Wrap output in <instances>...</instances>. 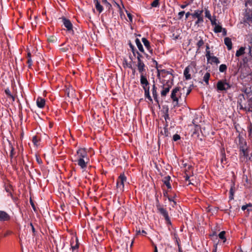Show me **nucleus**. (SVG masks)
<instances>
[{
    "label": "nucleus",
    "instance_id": "f257e3e1",
    "mask_svg": "<svg viewBox=\"0 0 252 252\" xmlns=\"http://www.w3.org/2000/svg\"><path fill=\"white\" fill-rule=\"evenodd\" d=\"M140 84L144 90V95L151 102H153V99L150 94L149 83L145 75L140 76Z\"/></svg>",
    "mask_w": 252,
    "mask_h": 252
},
{
    "label": "nucleus",
    "instance_id": "f03ea898",
    "mask_svg": "<svg viewBox=\"0 0 252 252\" xmlns=\"http://www.w3.org/2000/svg\"><path fill=\"white\" fill-rule=\"evenodd\" d=\"M232 87V85L227 82L225 79L220 80L216 85V89L218 92H226Z\"/></svg>",
    "mask_w": 252,
    "mask_h": 252
},
{
    "label": "nucleus",
    "instance_id": "7ed1b4c3",
    "mask_svg": "<svg viewBox=\"0 0 252 252\" xmlns=\"http://www.w3.org/2000/svg\"><path fill=\"white\" fill-rule=\"evenodd\" d=\"M173 85V77H169L168 80L165 83L163 82L162 86V90L161 91L160 94L161 97H165L169 93L170 89Z\"/></svg>",
    "mask_w": 252,
    "mask_h": 252
},
{
    "label": "nucleus",
    "instance_id": "20e7f679",
    "mask_svg": "<svg viewBox=\"0 0 252 252\" xmlns=\"http://www.w3.org/2000/svg\"><path fill=\"white\" fill-rule=\"evenodd\" d=\"M180 89V87H176L171 91L170 98L172 100L173 104L175 106L178 105L179 98L181 97Z\"/></svg>",
    "mask_w": 252,
    "mask_h": 252
},
{
    "label": "nucleus",
    "instance_id": "39448f33",
    "mask_svg": "<svg viewBox=\"0 0 252 252\" xmlns=\"http://www.w3.org/2000/svg\"><path fill=\"white\" fill-rule=\"evenodd\" d=\"M203 12V9H197L195 10L193 13H192L191 17L192 19H197V20L195 22V25L199 26L200 24L204 22Z\"/></svg>",
    "mask_w": 252,
    "mask_h": 252
},
{
    "label": "nucleus",
    "instance_id": "423d86ee",
    "mask_svg": "<svg viewBox=\"0 0 252 252\" xmlns=\"http://www.w3.org/2000/svg\"><path fill=\"white\" fill-rule=\"evenodd\" d=\"M156 206L158 212L164 217L167 225H171L172 223L166 209L162 207L159 203L157 204Z\"/></svg>",
    "mask_w": 252,
    "mask_h": 252
},
{
    "label": "nucleus",
    "instance_id": "0eeeda50",
    "mask_svg": "<svg viewBox=\"0 0 252 252\" xmlns=\"http://www.w3.org/2000/svg\"><path fill=\"white\" fill-rule=\"evenodd\" d=\"M243 23L248 24L249 26L252 24V7H248L245 11L244 17L243 18Z\"/></svg>",
    "mask_w": 252,
    "mask_h": 252
},
{
    "label": "nucleus",
    "instance_id": "6e6552de",
    "mask_svg": "<svg viewBox=\"0 0 252 252\" xmlns=\"http://www.w3.org/2000/svg\"><path fill=\"white\" fill-rule=\"evenodd\" d=\"M60 19L61 20L64 27L66 28V31L71 34H74V32L73 30V25L71 21L65 17H62Z\"/></svg>",
    "mask_w": 252,
    "mask_h": 252
},
{
    "label": "nucleus",
    "instance_id": "1a4fd4ad",
    "mask_svg": "<svg viewBox=\"0 0 252 252\" xmlns=\"http://www.w3.org/2000/svg\"><path fill=\"white\" fill-rule=\"evenodd\" d=\"M126 181V178L124 174H121L117 182V188L120 191H123L124 183Z\"/></svg>",
    "mask_w": 252,
    "mask_h": 252
},
{
    "label": "nucleus",
    "instance_id": "9d476101",
    "mask_svg": "<svg viewBox=\"0 0 252 252\" xmlns=\"http://www.w3.org/2000/svg\"><path fill=\"white\" fill-rule=\"evenodd\" d=\"M87 156L88 154L86 150L83 148H80L77 150L75 157L77 158L86 159V160H88Z\"/></svg>",
    "mask_w": 252,
    "mask_h": 252
},
{
    "label": "nucleus",
    "instance_id": "9b49d317",
    "mask_svg": "<svg viewBox=\"0 0 252 252\" xmlns=\"http://www.w3.org/2000/svg\"><path fill=\"white\" fill-rule=\"evenodd\" d=\"M238 146L239 150L243 149V148L245 149V148H248V146L247 145V143L246 140L242 136H241L239 134L238 137Z\"/></svg>",
    "mask_w": 252,
    "mask_h": 252
},
{
    "label": "nucleus",
    "instance_id": "f8f14e48",
    "mask_svg": "<svg viewBox=\"0 0 252 252\" xmlns=\"http://www.w3.org/2000/svg\"><path fill=\"white\" fill-rule=\"evenodd\" d=\"M10 216L5 211L0 210V222L9 220Z\"/></svg>",
    "mask_w": 252,
    "mask_h": 252
},
{
    "label": "nucleus",
    "instance_id": "ddd939ff",
    "mask_svg": "<svg viewBox=\"0 0 252 252\" xmlns=\"http://www.w3.org/2000/svg\"><path fill=\"white\" fill-rule=\"evenodd\" d=\"M142 41L144 44V45L147 49V50L149 52V53L151 54H153V50L152 47L150 45V42L147 40L145 37H143L142 38Z\"/></svg>",
    "mask_w": 252,
    "mask_h": 252
},
{
    "label": "nucleus",
    "instance_id": "4468645a",
    "mask_svg": "<svg viewBox=\"0 0 252 252\" xmlns=\"http://www.w3.org/2000/svg\"><path fill=\"white\" fill-rule=\"evenodd\" d=\"M74 161L77 162L78 165L82 169H85L87 167L88 160H86V159L77 158Z\"/></svg>",
    "mask_w": 252,
    "mask_h": 252
},
{
    "label": "nucleus",
    "instance_id": "2eb2a0df",
    "mask_svg": "<svg viewBox=\"0 0 252 252\" xmlns=\"http://www.w3.org/2000/svg\"><path fill=\"white\" fill-rule=\"evenodd\" d=\"M137 67L140 76L145 75L146 74V65L145 63L137 64Z\"/></svg>",
    "mask_w": 252,
    "mask_h": 252
},
{
    "label": "nucleus",
    "instance_id": "dca6fc26",
    "mask_svg": "<svg viewBox=\"0 0 252 252\" xmlns=\"http://www.w3.org/2000/svg\"><path fill=\"white\" fill-rule=\"evenodd\" d=\"M240 159H242L244 158V159L246 158L247 159L249 156V147L247 148L240 149Z\"/></svg>",
    "mask_w": 252,
    "mask_h": 252
},
{
    "label": "nucleus",
    "instance_id": "f3484780",
    "mask_svg": "<svg viewBox=\"0 0 252 252\" xmlns=\"http://www.w3.org/2000/svg\"><path fill=\"white\" fill-rule=\"evenodd\" d=\"M36 105L39 108H43L45 104V100L44 98L38 97L36 99Z\"/></svg>",
    "mask_w": 252,
    "mask_h": 252
},
{
    "label": "nucleus",
    "instance_id": "a211bd4d",
    "mask_svg": "<svg viewBox=\"0 0 252 252\" xmlns=\"http://www.w3.org/2000/svg\"><path fill=\"white\" fill-rule=\"evenodd\" d=\"M94 3L97 11H98L99 13H101L103 10V7L100 4V2L98 0H94Z\"/></svg>",
    "mask_w": 252,
    "mask_h": 252
},
{
    "label": "nucleus",
    "instance_id": "6ab92c4d",
    "mask_svg": "<svg viewBox=\"0 0 252 252\" xmlns=\"http://www.w3.org/2000/svg\"><path fill=\"white\" fill-rule=\"evenodd\" d=\"M190 67L189 66H187L184 70V75L186 80H189L191 79V75L189 74Z\"/></svg>",
    "mask_w": 252,
    "mask_h": 252
},
{
    "label": "nucleus",
    "instance_id": "aec40b11",
    "mask_svg": "<svg viewBox=\"0 0 252 252\" xmlns=\"http://www.w3.org/2000/svg\"><path fill=\"white\" fill-rule=\"evenodd\" d=\"M224 42L225 45L227 46L228 50H231L232 47L231 39L229 37H225L224 39Z\"/></svg>",
    "mask_w": 252,
    "mask_h": 252
},
{
    "label": "nucleus",
    "instance_id": "412c9836",
    "mask_svg": "<svg viewBox=\"0 0 252 252\" xmlns=\"http://www.w3.org/2000/svg\"><path fill=\"white\" fill-rule=\"evenodd\" d=\"M152 94L155 100L158 102V93H157V88L155 84H153L152 86Z\"/></svg>",
    "mask_w": 252,
    "mask_h": 252
},
{
    "label": "nucleus",
    "instance_id": "4be33fe9",
    "mask_svg": "<svg viewBox=\"0 0 252 252\" xmlns=\"http://www.w3.org/2000/svg\"><path fill=\"white\" fill-rule=\"evenodd\" d=\"M247 49L246 47H241L238 50H237L235 56L237 57H239L245 53V50Z\"/></svg>",
    "mask_w": 252,
    "mask_h": 252
},
{
    "label": "nucleus",
    "instance_id": "5701e85b",
    "mask_svg": "<svg viewBox=\"0 0 252 252\" xmlns=\"http://www.w3.org/2000/svg\"><path fill=\"white\" fill-rule=\"evenodd\" d=\"M171 177L169 176H167L164 177L163 179V182L164 184L166 185L167 188L169 189H171V186L170 183V180Z\"/></svg>",
    "mask_w": 252,
    "mask_h": 252
},
{
    "label": "nucleus",
    "instance_id": "b1692460",
    "mask_svg": "<svg viewBox=\"0 0 252 252\" xmlns=\"http://www.w3.org/2000/svg\"><path fill=\"white\" fill-rule=\"evenodd\" d=\"M173 72L174 71L172 69H170L169 70H166L165 69H161L159 70V74L161 73L162 75H170V76L169 77L171 78L172 77H173L174 78V76H173Z\"/></svg>",
    "mask_w": 252,
    "mask_h": 252
},
{
    "label": "nucleus",
    "instance_id": "393cba45",
    "mask_svg": "<svg viewBox=\"0 0 252 252\" xmlns=\"http://www.w3.org/2000/svg\"><path fill=\"white\" fill-rule=\"evenodd\" d=\"M76 244L74 245H73V243L74 242L73 240H71V248L73 252L76 251L77 252V250L79 248V244L78 240L77 238H76Z\"/></svg>",
    "mask_w": 252,
    "mask_h": 252
},
{
    "label": "nucleus",
    "instance_id": "a878e982",
    "mask_svg": "<svg viewBox=\"0 0 252 252\" xmlns=\"http://www.w3.org/2000/svg\"><path fill=\"white\" fill-rule=\"evenodd\" d=\"M135 41L136 45L137 48H138V50L140 52H141L142 53H144V50L143 45L141 44L140 40L138 38H136Z\"/></svg>",
    "mask_w": 252,
    "mask_h": 252
},
{
    "label": "nucleus",
    "instance_id": "bb28decb",
    "mask_svg": "<svg viewBox=\"0 0 252 252\" xmlns=\"http://www.w3.org/2000/svg\"><path fill=\"white\" fill-rule=\"evenodd\" d=\"M210 77V74L209 72H206L203 76V80L205 82V84L206 85H209V81Z\"/></svg>",
    "mask_w": 252,
    "mask_h": 252
},
{
    "label": "nucleus",
    "instance_id": "cd10ccee",
    "mask_svg": "<svg viewBox=\"0 0 252 252\" xmlns=\"http://www.w3.org/2000/svg\"><path fill=\"white\" fill-rule=\"evenodd\" d=\"M248 54L252 58V36L250 38V45L248 46Z\"/></svg>",
    "mask_w": 252,
    "mask_h": 252
},
{
    "label": "nucleus",
    "instance_id": "c85d7f7f",
    "mask_svg": "<svg viewBox=\"0 0 252 252\" xmlns=\"http://www.w3.org/2000/svg\"><path fill=\"white\" fill-rule=\"evenodd\" d=\"M4 92L7 96L10 97L13 101H15V97L12 94L9 88H6L4 90Z\"/></svg>",
    "mask_w": 252,
    "mask_h": 252
},
{
    "label": "nucleus",
    "instance_id": "c756f323",
    "mask_svg": "<svg viewBox=\"0 0 252 252\" xmlns=\"http://www.w3.org/2000/svg\"><path fill=\"white\" fill-rule=\"evenodd\" d=\"M222 30V28L221 27V26H220L219 25H217L215 26L214 32L215 33H219V32H221Z\"/></svg>",
    "mask_w": 252,
    "mask_h": 252
},
{
    "label": "nucleus",
    "instance_id": "7c9ffc66",
    "mask_svg": "<svg viewBox=\"0 0 252 252\" xmlns=\"http://www.w3.org/2000/svg\"><path fill=\"white\" fill-rule=\"evenodd\" d=\"M227 70V66L225 64H221L219 66V71L220 72H225Z\"/></svg>",
    "mask_w": 252,
    "mask_h": 252
},
{
    "label": "nucleus",
    "instance_id": "2f4dec72",
    "mask_svg": "<svg viewBox=\"0 0 252 252\" xmlns=\"http://www.w3.org/2000/svg\"><path fill=\"white\" fill-rule=\"evenodd\" d=\"M225 232L224 231H222L220 232L219 234V238L223 240V242L226 241V238L225 237Z\"/></svg>",
    "mask_w": 252,
    "mask_h": 252
},
{
    "label": "nucleus",
    "instance_id": "473e14b6",
    "mask_svg": "<svg viewBox=\"0 0 252 252\" xmlns=\"http://www.w3.org/2000/svg\"><path fill=\"white\" fill-rule=\"evenodd\" d=\"M204 42L202 38H200L199 41L196 43V45L198 47L197 50H199V49L204 45Z\"/></svg>",
    "mask_w": 252,
    "mask_h": 252
},
{
    "label": "nucleus",
    "instance_id": "72a5a7b5",
    "mask_svg": "<svg viewBox=\"0 0 252 252\" xmlns=\"http://www.w3.org/2000/svg\"><path fill=\"white\" fill-rule=\"evenodd\" d=\"M205 17L206 18H207L209 20H211V19L212 18V16L210 11L207 8L205 9Z\"/></svg>",
    "mask_w": 252,
    "mask_h": 252
},
{
    "label": "nucleus",
    "instance_id": "f704fd0d",
    "mask_svg": "<svg viewBox=\"0 0 252 252\" xmlns=\"http://www.w3.org/2000/svg\"><path fill=\"white\" fill-rule=\"evenodd\" d=\"M129 47L131 50L133 56L135 57L136 54L138 51L136 50L134 46L131 43H129Z\"/></svg>",
    "mask_w": 252,
    "mask_h": 252
},
{
    "label": "nucleus",
    "instance_id": "c9c22d12",
    "mask_svg": "<svg viewBox=\"0 0 252 252\" xmlns=\"http://www.w3.org/2000/svg\"><path fill=\"white\" fill-rule=\"evenodd\" d=\"M210 60H211L212 62L215 63L217 64L219 63L220 62L219 59L217 57H215V56L212 57V58Z\"/></svg>",
    "mask_w": 252,
    "mask_h": 252
},
{
    "label": "nucleus",
    "instance_id": "e433bc0d",
    "mask_svg": "<svg viewBox=\"0 0 252 252\" xmlns=\"http://www.w3.org/2000/svg\"><path fill=\"white\" fill-rule=\"evenodd\" d=\"M153 62L155 64V65H156V67L157 68L158 72V75H159V70H160L158 69V68L159 67H161V65H158V63L156 60H155L154 59H153Z\"/></svg>",
    "mask_w": 252,
    "mask_h": 252
},
{
    "label": "nucleus",
    "instance_id": "4c0bfd02",
    "mask_svg": "<svg viewBox=\"0 0 252 252\" xmlns=\"http://www.w3.org/2000/svg\"><path fill=\"white\" fill-rule=\"evenodd\" d=\"M243 99H245L244 96L243 94H240L237 101V105L242 104Z\"/></svg>",
    "mask_w": 252,
    "mask_h": 252
},
{
    "label": "nucleus",
    "instance_id": "58836bf2",
    "mask_svg": "<svg viewBox=\"0 0 252 252\" xmlns=\"http://www.w3.org/2000/svg\"><path fill=\"white\" fill-rule=\"evenodd\" d=\"M248 207H252V205H251V203H249V204H247L246 205H243L242 207V210H243V211H245L246 209H247V211H248V212H249L250 211H251L252 210L251 209H248Z\"/></svg>",
    "mask_w": 252,
    "mask_h": 252
},
{
    "label": "nucleus",
    "instance_id": "ea45409f",
    "mask_svg": "<svg viewBox=\"0 0 252 252\" xmlns=\"http://www.w3.org/2000/svg\"><path fill=\"white\" fill-rule=\"evenodd\" d=\"M159 0H155L152 3L151 6L153 7H157L159 6Z\"/></svg>",
    "mask_w": 252,
    "mask_h": 252
},
{
    "label": "nucleus",
    "instance_id": "a19ab883",
    "mask_svg": "<svg viewBox=\"0 0 252 252\" xmlns=\"http://www.w3.org/2000/svg\"><path fill=\"white\" fill-rule=\"evenodd\" d=\"M181 139V136L178 134H175L173 136V140L177 141Z\"/></svg>",
    "mask_w": 252,
    "mask_h": 252
},
{
    "label": "nucleus",
    "instance_id": "79ce46f5",
    "mask_svg": "<svg viewBox=\"0 0 252 252\" xmlns=\"http://www.w3.org/2000/svg\"><path fill=\"white\" fill-rule=\"evenodd\" d=\"M192 1H193V0H191V2L185 1L184 4H182V5H180L181 8H182V9L185 8L188 5L190 4L191 3V2H192Z\"/></svg>",
    "mask_w": 252,
    "mask_h": 252
},
{
    "label": "nucleus",
    "instance_id": "37998d69",
    "mask_svg": "<svg viewBox=\"0 0 252 252\" xmlns=\"http://www.w3.org/2000/svg\"><path fill=\"white\" fill-rule=\"evenodd\" d=\"M27 63L28 64L29 68H31L32 65V58H29V59H28Z\"/></svg>",
    "mask_w": 252,
    "mask_h": 252
},
{
    "label": "nucleus",
    "instance_id": "c03bdc74",
    "mask_svg": "<svg viewBox=\"0 0 252 252\" xmlns=\"http://www.w3.org/2000/svg\"><path fill=\"white\" fill-rule=\"evenodd\" d=\"M238 107L239 108L240 110H243L246 111V105L244 106L243 104H238Z\"/></svg>",
    "mask_w": 252,
    "mask_h": 252
},
{
    "label": "nucleus",
    "instance_id": "a18cd8bd",
    "mask_svg": "<svg viewBox=\"0 0 252 252\" xmlns=\"http://www.w3.org/2000/svg\"><path fill=\"white\" fill-rule=\"evenodd\" d=\"M246 6L252 7V0H247L245 3Z\"/></svg>",
    "mask_w": 252,
    "mask_h": 252
},
{
    "label": "nucleus",
    "instance_id": "49530a36",
    "mask_svg": "<svg viewBox=\"0 0 252 252\" xmlns=\"http://www.w3.org/2000/svg\"><path fill=\"white\" fill-rule=\"evenodd\" d=\"M210 20L211 23V24H212V25H215V26H216V25H217V23H216V21H217V20H216V18H215V17H214V18H212H212H211V20Z\"/></svg>",
    "mask_w": 252,
    "mask_h": 252
},
{
    "label": "nucleus",
    "instance_id": "de8ad7c7",
    "mask_svg": "<svg viewBox=\"0 0 252 252\" xmlns=\"http://www.w3.org/2000/svg\"><path fill=\"white\" fill-rule=\"evenodd\" d=\"M206 57L208 60H210L212 57L210 55V51H206Z\"/></svg>",
    "mask_w": 252,
    "mask_h": 252
},
{
    "label": "nucleus",
    "instance_id": "09e8293b",
    "mask_svg": "<svg viewBox=\"0 0 252 252\" xmlns=\"http://www.w3.org/2000/svg\"><path fill=\"white\" fill-rule=\"evenodd\" d=\"M185 13V12L184 11L179 12L178 13V18L179 19H181L183 18Z\"/></svg>",
    "mask_w": 252,
    "mask_h": 252
},
{
    "label": "nucleus",
    "instance_id": "8fccbe9b",
    "mask_svg": "<svg viewBox=\"0 0 252 252\" xmlns=\"http://www.w3.org/2000/svg\"><path fill=\"white\" fill-rule=\"evenodd\" d=\"M5 190L6 191V192H7L8 193V195L9 196H10L12 198H13V195L11 193V192L10 191V189L8 188H5Z\"/></svg>",
    "mask_w": 252,
    "mask_h": 252
},
{
    "label": "nucleus",
    "instance_id": "3c124183",
    "mask_svg": "<svg viewBox=\"0 0 252 252\" xmlns=\"http://www.w3.org/2000/svg\"><path fill=\"white\" fill-rule=\"evenodd\" d=\"M126 14H127V17L128 18V19L129 20V21L130 22H132V15L130 13H127V12H126Z\"/></svg>",
    "mask_w": 252,
    "mask_h": 252
},
{
    "label": "nucleus",
    "instance_id": "603ef678",
    "mask_svg": "<svg viewBox=\"0 0 252 252\" xmlns=\"http://www.w3.org/2000/svg\"><path fill=\"white\" fill-rule=\"evenodd\" d=\"M11 149L10 150V156L11 158H13V155H14V148L11 146Z\"/></svg>",
    "mask_w": 252,
    "mask_h": 252
},
{
    "label": "nucleus",
    "instance_id": "864d4df0",
    "mask_svg": "<svg viewBox=\"0 0 252 252\" xmlns=\"http://www.w3.org/2000/svg\"><path fill=\"white\" fill-rule=\"evenodd\" d=\"M249 133L250 136L252 137V126H251L249 128Z\"/></svg>",
    "mask_w": 252,
    "mask_h": 252
},
{
    "label": "nucleus",
    "instance_id": "5fc2aeb1",
    "mask_svg": "<svg viewBox=\"0 0 252 252\" xmlns=\"http://www.w3.org/2000/svg\"><path fill=\"white\" fill-rule=\"evenodd\" d=\"M230 193L231 195H230L229 198H230V199H232L233 196V189L232 188L230 189Z\"/></svg>",
    "mask_w": 252,
    "mask_h": 252
},
{
    "label": "nucleus",
    "instance_id": "6e6d98bb",
    "mask_svg": "<svg viewBox=\"0 0 252 252\" xmlns=\"http://www.w3.org/2000/svg\"><path fill=\"white\" fill-rule=\"evenodd\" d=\"M136 55H137V59H138V58L139 59H141L143 57L142 55L138 52V51L136 53Z\"/></svg>",
    "mask_w": 252,
    "mask_h": 252
},
{
    "label": "nucleus",
    "instance_id": "4d7b16f0",
    "mask_svg": "<svg viewBox=\"0 0 252 252\" xmlns=\"http://www.w3.org/2000/svg\"><path fill=\"white\" fill-rule=\"evenodd\" d=\"M221 32H222V35L224 36L226 35L227 34V31H226V29L224 28H223V29L222 28Z\"/></svg>",
    "mask_w": 252,
    "mask_h": 252
},
{
    "label": "nucleus",
    "instance_id": "13d9d810",
    "mask_svg": "<svg viewBox=\"0 0 252 252\" xmlns=\"http://www.w3.org/2000/svg\"><path fill=\"white\" fill-rule=\"evenodd\" d=\"M30 225H31V227H32V232L33 233H35V228H34V226H33V225L32 223H30Z\"/></svg>",
    "mask_w": 252,
    "mask_h": 252
},
{
    "label": "nucleus",
    "instance_id": "bf43d9fd",
    "mask_svg": "<svg viewBox=\"0 0 252 252\" xmlns=\"http://www.w3.org/2000/svg\"><path fill=\"white\" fill-rule=\"evenodd\" d=\"M36 161L38 163H39V164L42 163V160L39 158L36 157Z\"/></svg>",
    "mask_w": 252,
    "mask_h": 252
},
{
    "label": "nucleus",
    "instance_id": "052dcab7",
    "mask_svg": "<svg viewBox=\"0 0 252 252\" xmlns=\"http://www.w3.org/2000/svg\"><path fill=\"white\" fill-rule=\"evenodd\" d=\"M137 59V64H142V63H143L144 62L141 59Z\"/></svg>",
    "mask_w": 252,
    "mask_h": 252
},
{
    "label": "nucleus",
    "instance_id": "680f3d73",
    "mask_svg": "<svg viewBox=\"0 0 252 252\" xmlns=\"http://www.w3.org/2000/svg\"><path fill=\"white\" fill-rule=\"evenodd\" d=\"M192 13L188 12L186 13V19H187L189 16H191Z\"/></svg>",
    "mask_w": 252,
    "mask_h": 252
},
{
    "label": "nucleus",
    "instance_id": "e2e57ef3",
    "mask_svg": "<svg viewBox=\"0 0 252 252\" xmlns=\"http://www.w3.org/2000/svg\"><path fill=\"white\" fill-rule=\"evenodd\" d=\"M153 246L154 247V252H158V248H157L156 245H155V244L153 243Z\"/></svg>",
    "mask_w": 252,
    "mask_h": 252
},
{
    "label": "nucleus",
    "instance_id": "0e129e2a",
    "mask_svg": "<svg viewBox=\"0 0 252 252\" xmlns=\"http://www.w3.org/2000/svg\"><path fill=\"white\" fill-rule=\"evenodd\" d=\"M102 1L104 4L111 5L107 1V0H102Z\"/></svg>",
    "mask_w": 252,
    "mask_h": 252
},
{
    "label": "nucleus",
    "instance_id": "69168bd1",
    "mask_svg": "<svg viewBox=\"0 0 252 252\" xmlns=\"http://www.w3.org/2000/svg\"><path fill=\"white\" fill-rule=\"evenodd\" d=\"M214 249L213 250V252H217V244H216L215 245H214Z\"/></svg>",
    "mask_w": 252,
    "mask_h": 252
},
{
    "label": "nucleus",
    "instance_id": "338daca9",
    "mask_svg": "<svg viewBox=\"0 0 252 252\" xmlns=\"http://www.w3.org/2000/svg\"><path fill=\"white\" fill-rule=\"evenodd\" d=\"M167 198H168V200H169V201H170V202H173V201H174L173 198L168 196Z\"/></svg>",
    "mask_w": 252,
    "mask_h": 252
},
{
    "label": "nucleus",
    "instance_id": "774afa93",
    "mask_svg": "<svg viewBox=\"0 0 252 252\" xmlns=\"http://www.w3.org/2000/svg\"><path fill=\"white\" fill-rule=\"evenodd\" d=\"M164 119L165 121H167V119H169V115L168 114H166L164 116Z\"/></svg>",
    "mask_w": 252,
    "mask_h": 252
}]
</instances>
